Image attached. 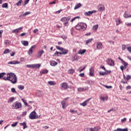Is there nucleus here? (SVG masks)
<instances>
[{
  "label": "nucleus",
  "instance_id": "2eb2a0df",
  "mask_svg": "<svg viewBox=\"0 0 131 131\" xmlns=\"http://www.w3.org/2000/svg\"><path fill=\"white\" fill-rule=\"evenodd\" d=\"M22 29H23V27H21L18 28L17 29L13 30L12 33L17 34V33H18V32H19V31H21V30H22Z\"/></svg>",
  "mask_w": 131,
  "mask_h": 131
},
{
  "label": "nucleus",
  "instance_id": "aec40b11",
  "mask_svg": "<svg viewBox=\"0 0 131 131\" xmlns=\"http://www.w3.org/2000/svg\"><path fill=\"white\" fill-rule=\"evenodd\" d=\"M86 52V50L85 49H80L79 50V52H78V54H79V55H83V54H84V53H85Z\"/></svg>",
  "mask_w": 131,
  "mask_h": 131
},
{
  "label": "nucleus",
  "instance_id": "864d4df0",
  "mask_svg": "<svg viewBox=\"0 0 131 131\" xmlns=\"http://www.w3.org/2000/svg\"><path fill=\"white\" fill-rule=\"evenodd\" d=\"M131 78V76L130 75H127V76L126 77V80H129V79H130Z\"/></svg>",
  "mask_w": 131,
  "mask_h": 131
},
{
  "label": "nucleus",
  "instance_id": "3c124183",
  "mask_svg": "<svg viewBox=\"0 0 131 131\" xmlns=\"http://www.w3.org/2000/svg\"><path fill=\"white\" fill-rule=\"evenodd\" d=\"M5 74H6V73H1L0 74V79L1 78H3L4 75H5Z\"/></svg>",
  "mask_w": 131,
  "mask_h": 131
},
{
  "label": "nucleus",
  "instance_id": "0eeeda50",
  "mask_svg": "<svg viewBox=\"0 0 131 131\" xmlns=\"http://www.w3.org/2000/svg\"><path fill=\"white\" fill-rule=\"evenodd\" d=\"M60 86L62 90H67V89H69V85L66 82H63L60 84Z\"/></svg>",
  "mask_w": 131,
  "mask_h": 131
},
{
  "label": "nucleus",
  "instance_id": "f704fd0d",
  "mask_svg": "<svg viewBox=\"0 0 131 131\" xmlns=\"http://www.w3.org/2000/svg\"><path fill=\"white\" fill-rule=\"evenodd\" d=\"M93 38L89 39L85 41V45H88L90 42H92V40H93Z\"/></svg>",
  "mask_w": 131,
  "mask_h": 131
},
{
  "label": "nucleus",
  "instance_id": "e433bc0d",
  "mask_svg": "<svg viewBox=\"0 0 131 131\" xmlns=\"http://www.w3.org/2000/svg\"><path fill=\"white\" fill-rule=\"evenodd\" d=\"M56 48L57 50H58L59 51H60L62 52V51L64 50V48L60 47V46H56Z\"/></svg>",
  "mask_w": 131,
  "mask_h": 131
},
{
  "label": "nucleus",
  "instance_id": "423d86ee",
  "mask_svg": "<svg viewBox=\"0 0 131 131\" xmlns=\"http://www.w3.org/2000/svg\"><path fill=\"white\" fill-rule=\"evenodd\" d=\"M106 63L110 66H114V61H113L111 58H107L106 59Z\"/></svg>",
  "mask_w": 131,
  "mask_h": 131
},
{
  "label": "nucleus",
  "instance_id": "bb28decb",
  "mask_svg": "<svg viewBox=\"0 0 131 131\" xmlns=\"http://www.w3.org/2000/svg\"><path fill=\"white\" fill-rule=\"evenodd\" d=\"M49 72L48 70H43L41 72H40V75H42V74H47Z\"/></svg>",
  "mask_w": 131,
  "mask_h": 131
},
{
  "label": "nucleus",
  "instance_id": "8fccbe9b",
  "mask_svg": "<svg viewBox=\"0 0 131 131\" xmlns=\"http://www.w3.org/2000/svg\"><path fill=\"white\" fill-rule=\"evenodd\" d=\"M99 75H106V72H100L99 73Z\"/></svg>",
  "mask_w": 131,
  "mask_h": 131
},
{
  "label": "nucleus",
  "instance_id": "bf43d9fd",
  "mask_svg": "<svg viewBox=\"0 0 131 131\" xmlns=\"http://www.w3.org/2000/svg\"><path fill=\"white\" fill-rule=\"evenodd\" d=\"M27 114V112H24L22 114H21V116L23 117H24Z\"/></svg>",
  "mask_w": 131,
  "mask_h": 131
},
{
  "label": "nucleus",
  "instance_id": "052dcab7",
  "mask_svg": "<svg viewBox=\"0 0 131 131\" xmlns=\"http://www.w3.org/2000/svg\"><path fill=\"white\" fill-rule=\"evenodd\" d=\"M125 49H126V45H122V49L123 50V51H124V50H125Z\"/></svg>",
  "mask_w": 131,
  "mask_h": 131
},
{
  "label": "nucleus",
  "instance_id": "e2e57ef3",
  "mask_svg": "<svg viewBox=\"0 0 131 131\" xmlns=\"http://www.w3.org/2000/svg\"><path fill=\"white\" fill-rule=\"evenodd\" d=\"M104 88H106V89H112V86H107L104 85Z\"/></svg>",
  "mask_w": 131,
  "mask_h": 131
},
{
  "label": "nucleus",
  "instance_id": "c9c22d12",
  "mask_svg": "<svg viewBox=\"0 0 131 131\" xmlns=\"http://www.w3.org/2000/svg\"><path fill=\"white\" fill-rule=\"evenodd\" d=\"M30 14H31V12L27 11L24 14H23V17H26V16H27V15H30Z\"/></svg>",
  "mask_w": 131,
  "mask_h": 131
},
{
  "label": "nucleus",
  "instance_id": "49530a36",
  "mask_svg": "<svg viewBox=\"0 0 131 131\" xmlns=\"http://www.w3.org/2000/svg\"><path fill=\"white\" fill-rule=\"evenodd\" d=\"M21 101L23 102L25 106H28V107H29V105H28V103H27L26 101H25V100H24V99H21Z\"/></svg>",
  "mask_w": 131,
  "mask_h": 131
},
{
  "label": "nucleus",
  "instance_id": "de8ad7c7",
  "mask_svg": "<svg viewBox=\"0 0 131 131\" xmlns=\"http://www.w3.org/2000/svg\"><path fill=\"white\" fill-rule=\"evenodd\" d=\"M4 43L6 45H10V43H11V42H10V41L8 40H6L4 41Z\"/></svg>",
  "mask_w": 131,
  "mask_h": 131
},
{
  "label": "nucleus",
  "instance_id": "4c0bfd02",
  "mask_svg": "<svg viewBox=\"0 0 131 131\" xmlns=\"http://www.w3.org/2000/svg\"><path fill=\"white\" fill-rule=\"evenodd\" d=\"M48 83L50 85H55V82L53 81H49L48 82Z\"/></svg>",
  "mask_w": 131,
  "mask_h": 131
},
{
  "label": "nucleus",
  "instance_id": "f257e3e1",
  "mask_svg": "<svg viewBox=\"0 0 131 131\" xmlns=\"http://www.w3.org/2000/svg\"><path fill=\"white\" fill-rule=\"evenodd\" d=\"M6 75L7 76H5V75L3 76V79H4V80L10 81L13 84H15V83H17V76H16V74L14 73H7Z\"/></svg>",
  "mask_w": 131,
  "mask_h": 131
},
{
  "label": "nucleus",
  "instance_id": "c03bdc74",
  "mask_svg": "<svg viewBox=\"0 0 131 131\" xmlns=\"http://www.w3.org/2000/svg\"><path fill=\"white\" fill-rule=\"evenodd\" d=\"M2 8L8 9V3H4L2 5Z\"/></svg>",
  "mask_w": 131,
  "mask_h": 131
},
{
  "label": "nucleus",
  "instance_id": "2f4dec72",
  "mask_svg": "<svg viewBox=\"0 0 131 131\" xmlns=\"http://www.w3.org/2000/svg\"><path fill=\"white\" fill-rule=\"evenodd\" d=\"M61 52H62V53H61V54H62V55L63 54V55H66L67 54H68V50H67V49H63V51H62Z\"/></svg>",
  "mask_w": 131,
  "mask_h": 131
},
{
  "label": "nucleus",
  "instance_id": "9b49d317",
  "mask_svg": "<svg viewBox=\"0 0 131 131\" xmlns=\"http://www.w3.org/2000/svg\"><path fill=\"white\" fill-rule=\"evenodd\" d=\"M96 48L97 50H102L103 48V45L102 44V42H98L96 43Z\"/></svg>",
  "mask_w": 131,
  "mask_h": 131
},
{
  "label": "nucleus",
  "instance_id": "a18cd8bd",
  "mask_svg": "<svg viewBox=\"0 0 131 131\" xmlns=\"http://www.w3.org/2000/svg\"><path fill=\"white\" fill-rule=\"evenodd\" d=\"M79 16H76L71 20V22H73V21H75L76 19H79Z\"/></svg>",
  "mask_w": 131,
  "mask_h": 131
},
{
  "label": "nucleus",
  "instance_id": "58836bf2",
  "mask_svg": "<svg viewBox=\"0 0 131 131\" xmlns=\"http://www.w3.org/2000/svg\"><path fill=\"white\" fill-rule=\"evenodd\" d=\"M11 51L9 49H6L4 52V54H9Z\"/></svg>",
  "mask_w": 131,
  "mask_h": 131
},
{
  "label": "nucleus",
  "instance_id": "6e6552de",
  "mask_svg": "<svg viewBox=\"0 0 131 131\" xmlns=\"http://www.w3.org/2000/svg\"><path fill=\"white\" fill-rule=\"evenodd\" d=\"M91 100H92V98H90L88 100H85L83 102L80 103V105L81 106H83V107H85V106H86V105L89 104V102H90V101H91Z\"/></svg>",
  "mask_w": 131,
  "mask_h": 131
},
{
  "label": "nucleus",
  "instance_id": "9d476101",
  "mask_svg": "<svg viewBox=\"0 0 131 131\" xmlns=\"http://www.w3.org/2000/svg\"><path fill=\"white\" fill-rule=\"evenodd\" d=\"M98 11L99 12H103L105 11V6L103 4H99L98 6Z\"/></svg>",
  "mask_w": 131,
  "mask_h": 131
},
{
  "label": "nucleus",
  "instance_id": "09e8293b",
  "mask_svg": "<svg viewBox=\"0 0 131 131\" xmlns=\"http://www.w3.org/2000/svg\"><path fill=\"white\" fill-rule=\"evenodd\" d=\"M11 92L14 94H17V91H16L15 88H11Z\"/></svg>",
  "mask_w": 131,
  "mask_h": 131
},
{
  "label": "nucleus",
  "instance_id": "4468645a",
  "mask_svg": "<svg viewBox=\"0 0 131 131\" xmlns=\"http://www.w3.org/2000/svg\"><path fill=\"white\" fill-rule=\"evenodd\" d=\"M45 54V51L43 50H39L38 52L37 53V57L38 58H40L41 56H42V54Z\"/></svg>",
  "mask_w": 131,
  "mask_h": 131
},
{
  "label": "nucleus",
  "instance_id": "5701e85b",
  "mask_svg": "<svg viewBox=\"0 0 131 131\" xmlns=\"http://www.w3.org/2000/svg\"><path fill=\"white\" fill-rule=\"evenodd\" d=\"M75 72V70L73 69H70L68 71V73L69 74H73Z\"/></svg>",
  "mask_w": 131,
  "mask_h": 131
},
{
  "label": "nucleus",
  "instance_id": "37998d69",
  "mask_svg": "<svg viewBox=\"0 0 131 131\" xmlns=\"http://www.w3.org/2000/svg\"><path fill=\"white\" fill-rule=\"evenodd\" d=\"M98 28H99V25H98L93 26V30H97Z\"/></svg>",
  "mask_w": 131,
  "mask_h": 131
},
{
  "label": "nucleus",
  "instance_id": "7c9ffc66",
  "mask_svg": "<svg viewBox=\"0 0 131 131\" xmlns=\"http://www.w3.org/2000/svg\"><path fill=\"white\" fill-rule=\"evenodd\" d=\"M20 125H23L24 126V129H25V128H27V125H26V122H24L23 123H20Z\"/></svg>",
  "mask_w": 131,
  "mask_h": 131
},
{
  "label": "nucleus",
  "instance_id": "5fc2aeb1",
  "mask_svg": "<svg viewBox=\"0 0 131 131\" xmlns=\"http://www.w3.org/2000/svg\"><path fill=\"white\" fill-rule=\"evenodd\" d=\"M17 124H18V122H15L14 123L11 124V126H12V127H15Z\"/></svg>",
  "mask_w": 131,
  "mask_h": 131
},
{
  "label": "nucleus",
  "instance_id": "a19ab883",
  "mask_svg": "<svg viewBox=\"0 0 131 131\" xmlns=\"http://www.w3.org/2000/svg\"><path fill=\"white\" fill-rule=\"evenodd\" d=\"M22 2L23 0H19L16 4V6H21V4H22Z\"/></svg>",
  "mask_w": 131,
  "mask_h": 131
},
{
  "label": "nucleus",
  "instance_id": "b1692460",
  "mask_svg": "<svg viewBox=\"0 0 131 131\" xmlns=\"http://www.w3.org/2000/svg\"><path fill=\"white\" fill-rule=\"evenodd\" d=\"M94 13V11H88L84 13L85 16H91V15H93V13Z\"/></svg>",
  "mask_w": 131,
  "mask_h": 131
},
{
  "label": "nucleus",
  "instance_id": "603ef678",
  "mask_svg": "<svg viewBox=\"0 0 131 131\" xmlns=\"http://www.w3.org/2000/svg\"><path fill=\"white\" fill-rule=\"evenodd\" d=\"M65 18H66V21H69V20L71 19V16H69L68 17H65Z\"/></svg>",
  "mask_w": 131,
  "mask_h": 131
},
{
  "label": "nucleus",
  "instance_id": "7ed1b4c3",
  "mask_svg": "<svg viewBox=\"0 0 131 131\" xmlns=\"http://www.w3.org/2000/svg\"><path fill=\"white\" fill-rule=\"evenodd\" d=\"M29 117L30 119H37V118H38V116H37V114L35 111L32 112L30 114Z\"/></svg>",
  "mask_w": 131,
  "mask_h": 131
},
{
  "label": "nucleus",
  "instance_id": "6ab92c4d",
  "mask_svg": "<svg viewBox=\"0 0 131 131\" xmlns=\"http://www.w3.org/2000/svg\"><path fill=\"white\" fill-rule=\"evenodd\" d=\"M8 64H14L15 65L16 64H20V62H18V61L17 60H13V61H10L8 63Z\"/></svg>",
  "mask_w": 131,
  "mask_h": 131
},
{
  "label": "nucleus",
  "instance_id": "c756f323",
  "mask_svg": "<svg viewBox=\"0 0 131 131\" xmlns=\"http://www.w3.org/2000/svg\"><path fill=\"white\" fill-rule=\"evenodd\" d=\"M116 25H119L120 23H121V20H120V18H118L116 19Z\"/></svg>",
  "mask_w": 131,
  "mask_h": 131
},
{
  "label": "nucleus",
  "instance_id": "72a5a7b5",
  "mask_svg": "<svg viewBox=\"0 0 131 131\" xmlns=\"http://www.w3.org/2000/svg\"><path fill=\"white\" fill-rule=\"evenodd\" d=\"M59 55H62V52L56 51L55 53L54 56L55 57L59 56Z\"/></svg>",
  "mask_w": 131,
  "mask_h": 131
},
{
  "label": "nucleus",
  "instance_id": "680f3d73",
  "mask_svg": "<svg viewBox=\"0 0 131 131\" xmlns=\"http://www.w3.org/2000/svg\"><path fill=\"white\" fill-rule=\"evenodd\" d=\"M79 76L80 77H84V73H80V74H79Z\"/></svg>",
  "mask_w": 131,
  "mask_h": 131
},
{
  "label": "nucleus",
  "instance_id": "13d9d810",
  "mask_svg": "<svg viewBox=\"0 0 131 131\" xmlns=\"http://www.w3.org/2000/svg\"><path fill=\"white\" fill-rule=\"evenodd\" d=\"M122 123H123V122H125L126 121V118H124L123 119L121 120Z\"/></svg>",
  "mask_w": 131,
  "mask_h": 131
},
{
  "label": "nucleus",
  "instance_id": "4be33fe9",
  "mask_svg": "<svg viewBox=\"0 0 131 131\" xmlns=\"http://www.w3.org/2000/svg\"><path fill=\"white\" fill-rule=\"evenodd\" d=\"M50 65L51 66H56L57 64H58L57 62H56L55 60H51L50 62Z\"/></svg>",
  "mask_w": 131,
  "mask_h": 131
},
{
  "label": "nucleus",
  "instance_id": "39448f33",
  "mask_svg": "<svg viewBox=\"0 0 131 131\" xmlns=\"http://www.w3.org/2000/svg\"><path fill=\"white\" fill-rule=\"evenodd\" d=\"M95 69H94L93 67H91L90 68L89 70V76H91L92 77H94L95 76Z\"/></svg>",
  "mask_w": 131,
  "mask_h": 131
},
{
  "label": "nucleus",
  "instance_id": "473e14b6",
  "mask_svg": "<svg viewBox=\"0 0 131 131\" xmlns=\"http://www.w3.org/2000/svg\"><path fill=\"white\" fill-rule=\"evenodd\" d=\"M17 89H18V90H20V91H23V90H24V85H18L17 86Z\"/></svg>",
  "mask_w": 131,
  "mask_h": 131
},
{
  "label": "nucleus",
  "instance_id": "cd10ccee",
  "mask_svg": "<svg viewBox=\"0 0 131 131\" xmlns=\"http://www.w3.org/2000/svg\"><path fill=\"white\" fill-rule=\"evenodd\" d=\"M72 59H73V61H78V60L79 59V57L77 55H74Z\"/></svg>",
  "mask_w": 131,
  "mask_h": 131
},
{
  "label": "nucleus",
  "instance_id": "ddd939ff",
  "mask_svg": "<svg viewBox=\"0 0 131 131\" xmlns=\"http://www.w3.org/2000/svg\"><path fill=\"white\" fill-rule=\"evenodd\" d=\"M90 131H100L101 127L100 126H96L94 128H90Z\"/></svg>",
  "mask_w": 131,
  "mask_h": 131
},
{
  "label": "nucleus",
  "instance_id": "dca6fc26",
  "mask_svg": "<svg viewBox=\"0 0 131 131\" xmlns=\"http://www.w3.org/2000/svg\"><path fill=\"white\" fill-rule=\"evenodd\" d=\"M89 90V87L85 88H79L77 89L78 92H84V91H88Z\"/></svg>",
  "mask_w": 131,
  "mask_h": 131
},
{
  "label": "nucleus",
  "instance_id": "a878e982",
  "mask_svg": "<svg viewBox=\"0 0 131 131\" xmlns=\"http://www.w3.org/2000/svg\"><path fill=\"white\" fill-rule=\"evenodd\" d=\"M21 43L22 45H23V46H24L25 47H27L28 46L29 43L28 42V41H26V40H23L21 41Z\"/></svg>",
  "mask_w": 131,
  "mask_h": 131
},
{
  "label": "nucleus",
  "instance_id": "412c9836",
  "mask_svg": "<svg viewBox=\"0 0 131 131\" xmlns=\"http://www.w3.org/2000/svg\"><path fill=\"white\" fill-rule=\"evenodd\" d=\"M33 68L38 69V68H39L41 66V64H40V63L33 64Z\"/></svg>",
  "mask_w": 131,
  "mask_h": 131
},
{
  "label": "nucleus",
  "instance_id": "20e7f679",
  "mask_svg": "<svg viewBox=\"0 0 131 131\" xmlns=\"http://www.w3.org/2000/svg\"><path fill=\"white\" fill-rule=\"evenodd\" d=\"M22 107V104L18 101L15 102L12 105L13 109H20Z\"/></svg>",
  "mask_w": 131,
  "mask_h": 131
},
{
  "label": "nucleus",
  "instance_id": "393cba45",
  "mask_svg": "<svg viewBox=\"0 0 131 131\" xmlns=\"http://www.w3.org/2000/svg\"><path fill=\"white\" fill-rule=\"evenodd\" d=\"M15 100V98L14 97H10L8 101V104H10V103H13L14 101Z\"/></svg>",
  "mask_w": 131,
  "mask_h": 131
},
{
  "label": "nucleus",
  "instance_id": "4d7b16f0",
  "mask_svg": "<svg viewBox=\"0 0 131 131\" xmlns=\"http://www.w3.org/2000/svg\"><path fill=\"white\" fill-rule=\"evenodd\" d=\"M124 18H129V16H128V14L125 13L123 15Z\"/></svg>",
  "mask_w": 131,
  "mask_h": 131
},
{
  "label": "nucleus",
  "instance_id": "c85d7f7f",
  "mask_svg": "<svg viewBox=\"0 0 131 131\" xmlns=\"http://www.w3.org/2000/svg\"><path fill=\"white\" fill-rule=\"evenodd\" d=\"M82 5L80 3H78L76 4L74 7V10H77V9H79V8H80L81 7Z\"/></svg>",
  "mask_w": 131,
  "mask_h": 131
},
{
  "label": "nucleus",
  "instance_id": "774afa93",
  "mask_svg": "<svg viewBox=\"0 0 131 131\" xmlns=\"http://www.w3.org/2000/svg\"><path fill=\"white\" fill-rule=\"evenodd\" d=\"M113 131H121V128H118L115 130H113Z\"/></svg>",
  "mask_w": 131,
  "mask_h": 131
},
{
  "label": "nucleus",
  "instance_id": "a211bd4d",
  "mask_svg": "<svg viewBox=\"0 0 131 131\" xmlns=\"http://www.w3.org/2000/svg\"><path fill=\"white\" fill-rule=\"evenodd\" d=\"M99 98H100L101 101H102V102H105V101H107V100H108V97H107V96L103 97V96H102V95H100L99 96Z\"/></svg>",
  "mask_w": 131,
  "mask_h": 131
},
{
  "label": "nucleus",
  "instance_id": "0e129e2a",
  "mask_svg": "<svg viewBox=\"0 0 131 131\" xmlns=\"http://www.w3.org/2000/svg\"><path fill=\"white\" fill-rule=\"evenodd\" d=\"M127 50L129 52V53H131V46L127 47Z\"/></svg>",
  "mask_w": 131,
  "mask_h": 131
},
{
  "label": "nucleus",
  "instance_id": "ea45409f",
  "mask_svg": "<svg viewBox=\"0 0 131 131\" xmlns=\"http://www.w3.org/2000/svg\"><path fill=\"white\" fill-rule=\"evenodd\" d=\"M57 2H58V0H54L53 2L49 3V5H56Z\"/></svg>",
  "mask_w": 131,
  "mask_h": 131
},
{
  "label": "nucleus",
  "instance_id": "f3484780",
  "mask_svg": "<svg viewBox=\"0 0 131 131\" xmlns=\"http://www.w3.org/2000/svg\"><path fill=\"white\" fill-rule=\"evenodd\" d=\"M36 95L37 97H42V96H43V92L42 91L38 90L36 92Z\"/></svg>",
  "mask_w": 131,
  "mask_h": 131
},
{
  "label": "nucleus",
  "instance_id": "f8f14e48",
  "mask_svg": "<svg viewBox=\"0 0 131 131\" xmlns=\"http://www.w3.org/2000/svg\"><path fill=\"white\" fill-rule=\"evenodd\" d=\"M61 104L62 105V108L63 109H66V107H67L68 106V104H67V103H66V102L65 101V100L61 101Z\"/></svg>",
  "mask_w": 131,
  "mask_h": 131
},
{
  "label": "nucleus",
  "instance_id": "338daca9",
  "mask_svg": "<svg viewBox=\"0 0 131 131\" xmlns=\"http://www.w3.org/2000/svg\"><path fill=\"white\" fill-rule=\"evenodd\" d=\"M70 112H71V113H77V112L76 111H74V110H70Z\"/></svg>",
  "mask_w": 131,
  "mask_h": 131
},
{
  "label": "nucleus",
  "instance_id": "79ce46f5",
  "mask_svg": "<svg viewBox=\"0 0 131 131\" xmlns=\"http://www.w3.org/2000/svg\"><path fill=\"white\" fill-rule=\"evenodd\" d=\"M122 63L123 64V65H124L125 68H126V67H127V65H128V63H127V62H126L125 61H123L122 62Z\"/></svg>",
  "mask_w": 131,
  "mask_h": 131
},
{
  "label": "nucleus",
  "instance_id": "69168bd1",
  "mask_svg": "<svg viewBox=\"0 0 131 131\" xmlns=\"http://www.w3.org/2000/svg\"><path fill=\"white\" fill-rule=\"evenodd\" d=\"M121 131H128V129L127 128H125L124 129L121 128Z\"/></svg>",
  "mask_w": 131,
  "mask_h": 131
},
{
  "label": "nucleus",
  "instance_id": "f03ea898",
  "mask_svg": "<svg viewBox=\"0 0 131 131\" xmlns=\"http://www.w3.org/2000/svg\"><path fill=\"white\" fill-rule=\"evenodd\" d=\"M86 24L82 23H80L75 26V29L77 30H80V29H81L82 30H85V29H86Z\"/></svg>",
  "mask_w": 131,
  "mask_h": 131
},
{
  "label": "nucleus",
  "instance_id": "6e6d98bb",
  "mask_svg": "<svg viewBox=\"0 0 131 131\" xmlns=\"http://www.w3.org/2000/svg\"><path fill=\"white\" fill-rule=\"evenodd\" d=\"M27 67L28 68H33V64H27Z\"/></svg>",
  "mask_w": 131,
  "mask_h": 131
},
{
  "label": "nucleus",
  "instance_id": "1a4fd4ad",
  "mask_svg": "<svg viewBox=\"0 0 131 131\" xmlns=\"http://www.w3.org/2000/svg\"><path fill=\"white\" fill-rule=\"evenodd\" d=\"M35 48H36L35 45L32 46L29 49V51H28V55H32V54H33V50H34V49H35Z\"/></svg>",
  "mask_w": 131,
  "mask_h": 131
}]
</instances>
